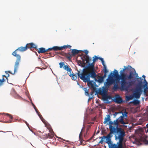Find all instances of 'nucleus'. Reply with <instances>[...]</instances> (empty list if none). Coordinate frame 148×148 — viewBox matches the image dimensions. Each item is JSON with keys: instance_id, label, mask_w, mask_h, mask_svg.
<instances>
[{"instance_id": "f257e3e1", "label": "nucleus", "mask_w": 148, "mask_h": 148, "mask_svg": "<svg viewBox=\"0 0 148 148\" xmlns=\"http://www.w3.org/2000/svg\"><path fill=\"white\" fill-rule=\"evenodd\" d=\"M124 68L120 71V76L116 70L114 71V75L115 77V82L118 83L120 79L121 88L122 90H127L130 87L133 86L135 83V81L133 80L135 75L136 71L130 65L127 67L124 66Z\"/></svg>"}, {"instance_id": "f03ea898", "label": "nucleus", "mask_w": 148, "mask_h": 148, "mask_svg": "<svg viewBox=\"0 0 148 148\" xmlns=\"http://www.w3.org/2000/svg\"><path fill=\"white\" fill-rule=\"evenodd\" d=\"M92 72L91 71L83 70L82 72L81 73H80L79 71H77V74L80 79L82 80L84 82L87 83L89 87L94 89L95 88L94 84L95 82L93 81H90V77L95 79L97 75L95 73V76L92 77Z\"/></svg>"}, {"instance_id": "7ed1b4c3", "label": "nucleus", "mask_w": 148, "mask_h": 148, "mask_svg": "<svg viewBox=\"0 0 148 148\" xmlns=\"http://www.w3.org/2000/svg\"><path fill=\"white\" fill-rule=\"evenodd\" d=\"M83 57L85 59L86 63L88 64V65L86 67L85 69H84L83 70L92 71V76H95V72L94 69L95 62L99 59V57H98L97 56H95L92 57L93 59V62L90 64V62L91 60V58H90L88 56H86L85 55L83 56Z\"/></svg>"}, {"instance_id": "20e7f679", "label": "nucleus", "mask_w": 148, "mask_h": 148, "mask_svg": "<svg viewBox=\"0 0 148 148\" xmlns=\"http://www.w3.org/2000/svg\"><path fill=\"white\" fill-rule=\"evenodd\" d=\"M27 50V47H26V46L24 47H18L17 49H16L12 53V55L16 57L17 58V59L15 63L14 66V73H12L10 71H8V72L9 73L12 74H14L17 71L21 58V56L19 54H18V51H19L21 52H23L26 51Z\"/></svg>"}, {"instance_id": "39448f33", "label": "nucleus", "mask_w": 148, "mask_h": 148, "mask_svg": "<svg viewBox=\"0 0 148 148\" xmlns=\"http://www.w3.org/2000/svg\"><path fill=\"white\" fill-rule=\"evenodd\" d=\"M125 136L124 131L115 135L116 139L119 140V143L116 148H123L122 142Z\"/></svg>"}, {"instance_id": "423d86ee", "label": "nucleus", "mask_w": 148, "mask_h": 148, "mask_svg": "<svg viewBox=\"0 0 148 148\" xmlns=\"http://www.w3.org/2000/svg\"><path fill=\"white\" fill-rule=\"evenodd\" d=\"M109 121V125L110 132H116V134H117L124 131V130L122 128H115V127L112 125H113V122L111 121Z\"/></svg>"}, {"instance_id": "0eeeda50", "label": "nucleus", "mask_w": 148, "mask_h": 148, "mask_svg": "<svg viewBox=\"0 0 148 148\" xmlns=\"http://www.w3.org/2000/svg\"><path fill=\"white\" fill-rule=\"evenodd\" d=\"M114 134L115 135L116 134V132H110L108 134L106 138V143L108 144V146L110 148L111 147V145H112V142L111 141V138L113 136L112 134Z\"/></svg>"}, {"instance_id": "6e6552de", "label": "nucleus", "mask_w": 148, "mask_h": 148, "mask_svg": "<svg viewBox=\"0 0 148 148\" xmlns=\"http://www.w3.org/2000/svg\"><path fill=\"white\" fill-rule=\"evenodd\" d=\"M144 129L141 128L139 129L138 133L140 134L141 135V136L140 138V140L141 141L144 142L146 145H148V140H146L145 137H144L143 134L144 132Z\"/></svg>"}, {"instance_id": "1a4fd4ad", "label": "nucleus", "mask_w": 148, "mask_h": 148, "mask_svg": "<svg viewBox=\"0 0 148 148\" xmlns=\"http://www.w3.org/2000/svg\"><path fill=\"white\" fill-rule=\"evenodd\" d=\"M107 82H106V84L107 86H110L115 83V79L113 78V75L112 73L108 75V78L106 79Z\"/></svg>"}, {"instance_id": "9d476101", "label": "nucleus", "mask_w": 148, "mask_h": 148, "mask_svg": "<svg viewBox=\"0 0 148 148\" xmlns=\"http://www.w3.org/2000/svg\"><path fill=\"white\" fill-rule=\"evenodd\" d=\"M45 126L47 127V129L49 130L50 133H48L47 135H46V136L47 138H52L53 137V132L52 129L51 128V126L49 125L45 124Z\"/></svg>"}, {"instance_id": "9b49d317", "label": "nucleus", "mask_w": 148, "mask_h": 148, "mask_svg": "<svg viewBox=\"0 0 148 148\" xmlns=\"http://www.w3.org/2000/svg\"><path fill=\"white\" fill-rule=\"evenodd\" d=\"M52 50H53V47L51 48H49L47 49H46L45 48L43 47H41L39 48L38 50V52L39 53H45L48 51H50Z\"/></svg>"}, {"instance_id": "f8f14e48", "label": "nucleus", "mask_w": 148, "mask_h": 148, "mask_svg": "<svg viewBox=\"0 0 148 148\" xmlns=\"http://www.w3.org/2000/svg\"><path fill=\"white\" fill-rule=\"evenodd\" d=\"M113 101L115 102L118 104L121 103L123 102L122 99L119 95H115Z\"/></svg>"}, {"instance_id": "ddd939ff", "label": "nucleus", "mask_w": 148, "mask_h": 148, "mask_svg": "<svg viewBox=\"0 0 148 148\" xmlns=\"http://www.w3.org/2000/svg\"><path fill=\"white\" fill-rule=\"evenodd\" d=\"M26 47H27V49H29L30 50H32V48H34L36 50H37V46L35 44L33 43H28L26 44Z\"/></svg>"}, {"instance_id": "4468645a", "label": "nucleus", "mask_w": 148, "mask_h": 148, "mask_svg": "<svg viewBox=\"0 0 148 148\" xmlns=\"http://www.w3.org/2000/svg\"><path fill=\"white\" fill-rule=\"evenodd\" d=\"M66 48V45L61 47L58 46H54L53 47V50L54 51H57L58 50H62Z\"/></svg>"}, {"instance_id": "2eb2a0df", "label": "nucleus", "mask_w": 148, "mask_h": 148, "mask_svg": "<svg viewBox=\"0 0 148 148\" xmlns=\"http://www.w3.org/2000/svg\"><path fill=\"white\" fill-rule=\"evenodd\" d=\"M141 93L136 90L134 94V96L136 99H139L140 98Z\"/></svg>"}, {"instance_id": "dca6fc26", "label": "nucleus", "mask_w": 148, "mask_h": 148, "mask_svg": "<svg viewBox=\"0 0 148 148\" xmlns=\"http://www.w3.org/2000/svg\"><path fill=\"white\" fill-rule=\"evenodd\" d=\"M124 118L120 116L117 119H118V121L119 123H120L122 124H127V123L125 122L124 121Z\"/></svg>"}, {"instance_id": "f3484780", "label": "nucleus", "mask_w": 148, "mask_h": 148, "mask_svg": "<svg viewBox=\"0 0 148 148\" xmlns=\"http://www.w3.org/2000/svg\"><path fill=\"white\" fill-rule=\"evenodd\" d=\"M142 87H143V86L142 84L138 85L136 89V90L142 93Z\"/></svg>"}, {"instance_id": "a211bd4d", "label": "nucleus", "mask_w": 148, "mask_h": 148, "mask_svg": "<svg viewBox=\"0 0 148 148\" xmlns=\"http://www.w3.org/2000/svg\"><path fill=\"white\" fill-rule=\"evenodd\" d=\"M5 73L8 75V76L7 77H6L5 75H2V77H3V78L2 79V80H1L0 79V86L2 85L3 82H4L5 81V79H4V78H3V77H5L6 78V79L8 80V78L7 77H9V75L8 73H7V71H5Z\"/></svg>"}, {"instance_id": "6ab92c4d", "label": "nucleus", "mask_w": 148, "mask_h": 148, "mask_svg": "<svg viewBox=\"0 0 148 148\" xmlns=\"http://www.w3.org/2000/svg\"><path fill=\"white\" fill-rule=\"evenodd\" d=\"M71 50V55L72 56H75V55L78 54L79 52V51L76 49H73Z\"/></svg>"}, {"instance_id": "aec40b11", "label": "nucleus", "mask_w": 148, "mask_h": 148, "mask_svg": "<svg viewBox=\"0 0 148 148\" xmlns=\"http://www.w3.org/2000/svg\"><path fill=\"white\" fill-rule=\"evenodd\" d=\"M64 69L66 70L67 71L69 72L70 73L72 72L71 69L69 65H64Z\"/></svg>"}, {"instance_id": "412c9836", "label": "nucleus", "mask_w": 148, "mask_h": 148, "mask_svg": "<svg viewBox=\"0 0 148 148\" xmlns=\"http://www.w3.org/2000/svg\"><path fill=\"white\" fill-rule=\"evenodd\" d=\"M143 87L144 88V94H146L147 92V90L148 89V83L147 82H146V83H145L144 85H143Z\"/></svg>"}, {"instance_id": "4be33fe9", "label": "nucleus", "mask_w": 148, "mask_h": 148, "mask_svg": "<svg viewBox=\"0 0 148 148\" xmlns=\"http://www.w3.org/2000/svg\"><path fill=\"white\" fill-rule=\"evenodd\" d=\"M107 117H105V118L103 122V123L104 124H106V123H107L108 121H109L110 120V115H107Z\"/></svg>"}, {"instance_id": "5701e85b", "label": "nucleus", "mask_w": 148, "mask_h": 148, "mask_svg": "<svg viewBox=\"0 0 148 148\" xmlns=\"http://www.w3.org/2000/svg\"><path fill=\"white\" fill-rule=\"evenodd\" d=\"M3 114H5L6 116H8V117H9L10 118V120L8 121H7V122H6V123H11L12 122V120H11V119L12 120V119H13V118L12 116V115H11L10 114H8V113H3Z\"/></svg>"}, {"instance_id": "b1692460", "label": "nucleus", "mask_w": 148, "mask_h": 148, "mask_svg": "<svg viewBox=\"0 0 148 148\" xmlns=\"http://www.w3.org/2000/svg\"><path fill=\"white\" fill-rule=\"evenodd\" d=\"M106 77V75H104L102 76L99 77L98 82L99 83H101L103 82L104 78Z\"/></svg>"}, {"instance_id": "393cba45", "label": "nucleus", "mask_w": 148, "mask_h": 148, "mask_svg": "<svg viewBox=\"0 0 148 148\" xmlns=\"http://www.w3.org/2000/svg\"><path fill=\"white\" fill-rule=\"evenodd\" d=\"M119 123L118 121V119H117L114 121L113 124L114 125V126L116 127L115 128H121L120 127H118Z\"/></svg>"}, {"instance_id": "a878e982", "label": "nucleus", "mask_w": 148, "mask_h": 148, "mask_svg": "<svg viewBox=\"0 0 148 148\" xmlns=\"http://www.w3.org/2000/svg\"><path fill=\"white\" fill-rule=\"evenodd\" d=\"M63 55L66 57L69 61H71L72 57L71 54H70V53H64Z\"/></svg>"}, {"instance_id": "bb28decb", "label": "nucleus", "mask_w": 148, "mask_h": 148, "mask_svg": "<svg viewBox=\"0 0 148 148\" xmlns=\"http://www.w3.org/2000/svg\"><path fill=\"white\" fill-rule=\"evenodd\" d=\"M69 76L72 77V80H75L77 78V76L75 75L74 74H73L70 73Z\"/></svg>"}, {"instance_id": "cd10ccee", "label": "nucleus", "mask_w": 148, "mask_h": 148, "mask_svg": "<svg viewBox=\"0 0 148 148\" xmlns=\"http://www.w3.org/2000/svg\"><path fill=\"white\" fill-rule=\"evenodd\" d=\"M107 90L106 89H103L102 90H100L99 91L100 93L102 95H105L107 94Z\"/></svg>"}, {"instance_id": "c85d7f7f", "label": "nucleus", "mask_w": 148, "mask_h": 148, "mask_svg": "<svg viewBox=\"0 0 148 148\" xmlns=\"http://www.w3.org/2000/svg\"><path fill=\"white\" fill-rule=\"evenodd\" d=\"M137 82L138 83V85L142 84V78L141 77L137 78Z\"/></svg>"}, {"instance_id": "c756f323", "label": "nucleus", "mask_w": 148, "mask_h": 148, "mask_svg": "<svg viewBox=\"0 0 148 148\" xmlns=\"http://www.w3.org/2000/svg\"><path fill=\"white\" fill-rule=\"evenodd\" d=\"M127 112L126 111H125L124 112H123L122 113V116H121L125 118H126L127 117Z\"/></svg>"}, {"instance_id": "7c9ffc66", "label": "nucleus", "mask_w": 148, "mask_h": 148, "mask_svg": "<svg viewBox=\"0 0 148 148\" xmlns=\"http://www.w3.org/2000/svg\"><path fill=\"white\" fill-rule=\"evenodd\" d=\"M131 102L133 103L134 105H138L139 104L140 101L137 100H135Z\"/></svg>"}, {"instance_id": "2f4dec72", "label": "nucleus", "mask_w": 148, "mask_h": 148, "mask_svg": "<svg viewBox=\"0 0 148 148\" xmlns=\"http://www.w3.org/2000/svg\"><path fill=\"white\" fill-rule=\"evenodd\" d=\"M119 88L118 85L117 84H115L113 88V89L114 90H116Z\"/></svg>"}, {"instance_id": "473e14b6", "label": "nucleus", "mask_w": 148, "mask_h": 148, "mask_svg": "<svg viewBox=\"0 0 148 148\" xmlns=\"http://www.w3.org/2000/svg\"><path fill=\"white\" fill-rule=\"evenodd\" d=\"M104 67V75H106V73L108 72V71L107 69V68L106 65H105V66H103Z\"/></svg>"}, {"instance_id": "72a5a7b5", "label": "nucleus", "mask_w": 148, "mask_h": 148, "mask_svg": "<svg viewBox=\"0 0 148 148\" xmlns=\"http://www.w3.org/2000/svg\"><path fill=\"white\" fill-rule=\"evenodd\" d=\"M99 59L101 61L102 64L103 66H105V65H106L103 58H101L99 57Z\"/></svg>"}, {"instance_id": "f704fd0d", "label": "nucleus", "mask_w": 148, "mask_h": 148, "mask_svg": "<svg viewBox=\"0 0 148 148\" xmlns=\"http://www.w3.org/2000/svg\"><path fill=\"white\" fill-rule=\"evenodd\" d=\"M82 136V132H81L79 135V139L80 140V142L81 144L82 143V140H83L82 138L81 137V136Z\"/></svg>"}, {"instance_id": "c9c22d12", "label": "nucleus", "mask_w": 148, "mask_h": 148, "mask_svg": "<svg viewBox=\"0 0 148 148\" xmlns=\"http://www.w3.org/2000/svg\"><path fill=\"white\" fill-rule=\"evenodd\" d=\"M32 106H33L34 109H35V110L36 111V112L39 115V113H38V112H37V108L35 106V105L33 103H32Z\"/></svg>"}, {"instance_id": "e433bc0d", "label": "nucleus", "mask_w": 148, "mask_h": 148, "mask_svg": "<svg viewBox=\"0 0 148 148\" xmlns=\"http://www.w3.org/2000/svg\"><path fill=\"white\" fill-rule=\"evenodd\" d=\"M59 64L60 68H62L64 65V62H60L59 63Z\"/></svg>"}, {"instance_id": "4c0bfd02", "label": "nucleus", "mask_w": 148, "mask_h": 148, "mask_svg": "<svg viewBox=\"0 0 148 148\" xmlns=\"http://www.w3.org/2000/svg\"><path fill=\"white\" fill-rule=\"evenodd\" d=\"M90 125H88V128H87V129H86V133L85 134V135H84V136H85L86 135V134H87V132H88V130H89V129L90 128Z\"/></svg>"}, {"instance_id": "58836bf2", "label": "nucleus", "mask_w": 148, "mask_h": 148, "mask_svg": "<svg viewBox=\"0 0 148 148\" xmlns=\"http://www.w3.org/2000/svg\"><path fill=\"white\" fill-rule=\"evenodd\" d=\"M85 94L86 95L88 96L89 95V93L88 91V90H85Z\"/></svg>"}, {"instance_id": "ea45409f", "label": "nucleus", "mask_w": 148, "mask_h": 148, "mask_svg": "<svg viewBox=\"0 0 148 148\" xmlns=\"http://www.w3.org/2000/svg\"><path fill=\"white\" fill-rule=\"evenodd\" d=\"M48 51L45 52V54H49V56H52V55L51 54V52H48Z\"/></svg>"}, {"instance_id": "a19ab883", "label": "nucleus", "mask_w": 148, "mask_h": 148, "mask_svg": "<svg viewBox=\"0 0 148 148\" xmlns=\"http://www.w3.org/2000/svg\"><path fill=\"white\" fill-rule=\"evenodd\" d=\"M142 77H143V78H144V82H145V83H146V82H147V81H146V80L145 79V75H143L142 76Z\"/></svg>"}, {"instance_id": "79ce46f5", "label": "nucleus", "mask_w": 148, "mask_h": 148, "mask_svg": "<svg viewBox=\"0 0 148 148\" xmlns=\"http://www.w3.org/2000/svg\"><path fill=\"white\" fill-rule=\"evenodd\" d=\"M84 52L86 54V56H88L87 54L88 53V50H85L84 51Z\"/></svg>"}, {"instance_id": "37998d69", "label": "nucleus", "mask_w": 148, "mask_h": 148, "mask_svg": "<svg viewBox=\"0 0 148 148\" xmlns=\"http://www.w3.org/2000/svg\"><path fill=\"white\" fill-rule=\"evenodd\" d=\"M106 136H104L102 137L101 138H101V139L103 140L104 139L106 138Z\"/></svg>"}, {"instance_id": "c03bdc74", "label": "nucleus", "mask_w": 148, "mask_h": 148, "mask_svg": "<svg viewBox=\"0 0 148 148\" xmlns=\"http://www.w3.org/2000/svg\"><path fill=\"white\" fill-rule=\"evenodd\" d=\"M119 113L117 112H115L114 114L113 115L114 116H116L117 114H118Z\"/></svg>"}, {"instance_id": "a18cd8bd", "label": "nucleus", "mask_w": 148, "mask_h": 148, "mask_svg": "<svg viewBox=\"0 0 148 148\" xmlns=\"http://www.w3.org/2000/svg\"><path fill=\"white\" fill-rule=\"evenodd\" d=\"M103 142V140L102 139H101L99 143H102Z\"/></svg>"}, {"instance_id": "49530a36", "label": "nucleus", "mask_w": 148, "mask_h": 148, "mask_svg": "<svg viewBox=\"0 0 148 148\" xmlns=\"http://www.w3.org/2000/svg\"><path fill=\"white\" fill-rule=\"evenodd\" d=\"M24 122L26 123V124L27 125L28 127L29 126L28 123L27 122V121H24Z\"/></svg>"}, {"instance_id": "de8ad7c7", "label": "nucleus", "mask_w": 148, "mask_h": 148, "mask_svg": "<svg viewBox=\"0 0 148 148\" xmlns=\"http://www.w3.org/2000/svg\"><path fill=\"white\" fill-rule=\"evenodd\" d=\"M132 97H128L127 99L128 100H131L132 99Z\"/></svg>"}, {"instance_id": "09e8293b", "label": "nucleus", "mask_w": 148, "mask_h": 148, "mask_svg": "<svg viewBox=\"0 0 148 148\" xmlns=\"http://www.w3.org/2000/svg\"><path fill=\"white\" fill-rule=\"evenodd\" d=\"M66 47H67V48H71V46L70 45H66Z\"/></svg>"}, {"instance_id": "8fccbe9b", "label": "nucleus", "mask_w": 148, "mask_h": 148, "mask_svg": "<svg viewBox=\"0 0 148 148\" xmlns=\"http://www.w3.org/2000/svg\"><path fill=\"white\" fill-rule=\"evenodd\" d=\"M145 132L146 133H148V128H147V130L145 129Z\"/></svg>"}, {"instance_id": "3c124183", "label": "nucleus", "mask_w": 148, "mask_h": 148, "mask_svg": "<svg viewBox=\"0 0 148 148\" xmlns=\"http://www.w3.org/2000/svg\"><path fill=\"white\" fill-rule=\"evenodd\" d=\"M146 127H147V128H148V123H147V124L146 125Z\"/></svg>"}, {"instance_id": "603ef678", "label": "nucleus", "mask_w": 148, "mask_h": 148, "mask_svg": "<svg viewBox=\"0 0 148 148\" xmlns=\"http://www.w3.org/2000/svg\"><path fill=\"white\" fill-rule=\"evenodd\" d=\"M38 59L40 60L41 62H42V60L40 58H38Z\"/></svg>"}, {"instance_id": "864d4df0", "label": "nucleus", "mask_w": 148, "mask_h": 148, "mask_svg": "<svg viewBox=\"0 0 148 148\" xmlns=\"http://www.w3.org/2000/svg\"><path fill=\"white\" fill-rule=\"evenodd\" d=\"M136 76H138V74L137 73H136Z\"/></svg>"}, {"instance_id": "5fc2aeb1", "label": "nucleus", "mask_w": 148, "mask_h": 148, "mask_svg": "<svg viewBox=\"0 0 148 148\" xmlns=\"http://www.w3.org/2000/svg\"><path fill=\"white\" fill-rule=\"evenodd\" d=\"M84 65H85V63H84Z\"/></svg>"}]
</instances>
